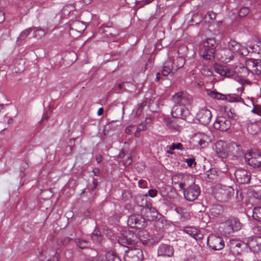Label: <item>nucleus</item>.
<instances>
[{
	"label": "nucleus",
	"mask_w": 261,
	"mask_h": 261,
	"mask_svg": "<svg viewBox=\"0 0 261 261\" xmlns=\"http://www.w3.org/2000/svg\"><path fill=\"white\" fill-rule=\"evenodd\" d=\"M245 160L247 164L253 168H261V153L257 150H252L245 153Z\"/></svg>",
	"instance_id": "obj_1"
},
{
	"label": "nucleus",
	"mask_w": 261,
	"mask_h": 261,
	"mask_svg": "<svg viewBox=\"0 0 261 261\" xmlns=\"http://www.w3.org/2000/svg\"><path fill=\"white\" fill-rule=\"evenodd\" d=\"M206 93L209 96L217 100H227L229 102H240L243 100V99L239 96H236L234 94L224 95L216 91H213L210 89L207 90Z\"/></svg>",
	"instance_id": "obj_2"
},
{
	"label": "nucleus",
	"mask_w": 261,
	"mask_h": 261,
	"mask_svg": "<svg viewBox=\"0 0 261 261\" xmlns=\"http://www.w3.org/2000/svg\"><path fill=\"white\" fill-rule=\"evenodd\" d=\"M138 237L132 231H126L119 237L118 243L122 246H127L128 245L133 246L136 242Z\"/></svg>",
	"instance_id": "obj_3"
},
{
	"label": "nucleus",
	"mask_w": 261,
	"mask_h": 261,
	"mask_svg": "<svg viewBox=\"0 0 261 261\" xmlns=\"http://www.w3.org/2000/svg\"><path fill=\"white\" fill-rule=\"evenodd\" d=\"M172 100L175 103L185 107L192 103L193 98L186 91H182L175 94L172 96Z\"/></svg>",
	"instance_id": "obj_4"
},
{
	"label": "nucleus",
	"mask_w": 261,
	"mask_h": 261,
	"mask_svg": "<svg viewBox=\"0 0 261 261\" xmlns=\"http://www.w3.org/2000/svg\"><path fill=\"white\" fill-rule=\"evenodd\" d=\"M127 224L132 228L141 229L146 226L147 223L145 218L142 215L133 214L128 218Z\"/></svg>",
	"instance_id": "obj_5"
},
{
	"label": "nucleus",
	"mask_w": 261,
	"mask_h": 261,
	"mask_svg": "<svg viewBox=\"0 0 261 261\" xmlns=\"http://www.w3.org/2000/svg\"><path fill=\"white\" fill-rule=\"evenodd\" d=\"M200 192V189L198 185L192 184L184 189V197L187 201H193L198 198Z\"/></svg>",
	"instance_id": "obj_6"
},
{
	"label": "nucleus",
	"mask_w": 261,
	"mask_h": 261,
	"mask_svg": "<svg viewBox=\"0 0 261 261\" xmlns=\"http://www.w3.org/2000/svg\"><path fill=\"white\" fill-rule=\"evenodd\" d=\"M207 244L209 247L214 250H220L224 247L223 238L213 234L207 237Z\"/></svg>",
	"instance_id": "obj_7"
},
{
	"label": "nucleus",
	"mask_w": 261,
	"mask_h": 261,
	"mask_svg": "<svg viewBox=\"0 0 261 261\" xmlns=\"http://www.w3.org/2000/svg\"><path fill=\"white\" fill-rule=\"evenodd\" d=\"M144 259L143 251L139 248H132L125 251V261H142Z\"/></svg>",
	"instance_id": "obj_8"
},
{
	"label": "nucleus",
	"mask_w": 261,
	"mask_h": 261,
	"mask_svg": "<svg viewBox=\"0 0 261 261\" xmlns=\"http://www.w3.org/2000/svg\"><path fill=\"white\" fill-rule=\"evenodd\" d=\"M171 115L174 118H180L186 121H188L190 116L189 110L185 107L179 105H175L171 111Z\"/></svg>",
	"instance_id": "obj_9"
},
{
	"label": "nucleus",
	"mask_w": 261,
	"mask_h": 261,
	"mask_svg": "<svg viewBox=\"0 0 261 261\" xmlns=\"http://www.w3.org/2000/svg\"><path fill=\"white\" fill-rule=\"evenodd\" d=\"M247 65L253 74V79H255L254 75H261V60L247 58Z\"/></svg>",
	"instance_id": "obj_10"
},
{
	"label": "nucleus",
	"mask_w": 261,
	"mask_h": 261,
	"mask_svg": "<svg viewBox=\"0 0 261 261\" xmlns=\"http://www.w3.org/2000/svg\"><path fill=\"white\" fill-rule=\"evenodd\" d=\"M237 181L241 184H248L251 179V173L243 168L237 169L234 172Z\"/></svg>",
	"instance_id": "obj_11"
},
{
	"label": "nucleus",
	"mask_w": 261,
	"mask_h": 261,
	"mask_svg": "<svg viewBox=\"0 0 261 261\" xmlns=\"http://www.w3.org/2000/svg\"><path fill=\"white\" fill-rule=\"evenodd\" d=\"M216 57L219 60L226 63L232 60L234 55L227 48L220 47L217 50Z\"/></svg>",
	"instance_id": "obj_12"
},
{
	"label": "nucleus",
	"mask_w": 261,
	"mask_h": 261,
	"mask_svg": "<svg viewBox=\"0 0 261 261\" xmlns=\"http://www.w3.org/2000/svg\"><path fill=\"white\" fill-rule=\"evenodd\" d=\"M215 151L219 158L226 159L228 156V144L222 140H219L215 143Z\"/></svg>",
	"instance_id": "obj_13"
},
{
	"label": "nucleus",
	"mask_w": 261,
	"mask_h": 261,
	"mask_svg": "<svg viewBox=\"0 0 261 261\" xmlns=\"http://www.w3.org/2000/svg\"><path fill=\"white\" fill-rule=\"evenodd\" d=\"M196 118L200 123L206 125L211 121L212 118L211 112L206 108L201 109L197 113Z\"/></svg>",
	"instance_id": "obj_14"
},
{
	"label": "nucleus",
	"mask_w": 261,
	"mask_h": 261,
	"mask_svg": "<svg viewBox=\"0 0 261 261\" xmlns=\"http://www.w3.org/2000/svg\"><path fill=\"white\" fill-rule=\"evenodd\" d=\"M246 245L251 251L254 253L261 251V237L253 236L249 238L247 240Z\"/></svg>",
	"instance_id": "obj_15"
},
{
	"label": "nucleus",
	"mask_w": 261,
	"mask_h": 261,
	"mask_svg": "<svg viewBox=\"0 0 261 261\" xmlns=\"http://www.w3.org/2000/svg\"><path fill=\"white\" fill-rule=\"evenodd\" d=\"M231 126L230 120L224 117H218L214 123V127L220 131L228 130Z\"/></svg>",
	"instance_id": "obj_16"
},
{
	"label": "nucleus",
	"mask_w": 261,
	"mask_h": 261,
	"mask_svg": "<svg viewBox=\"0 0 261 261\" xmlns=\"http://www.w3.org/2000/svg\"><path fill=\"white\" fill-rule=\"evenodd\" d=\"M227 48L229 49L234 55L236 53H238L241 55L244 56V53L242 51L243 50H245L246 53L248 52L245 47H243L241 44L233 39H231L228 42Z\"/></svg>",
	"instance_id": "obj_17"
},
{
	"label": "nucleus",
	"mask_w": 261,
	"mask_h": 261,
	"mask_svg": "<svg viewBox=\"0 0 261 261\" xmlns=\"http://www.w3.org/2000/svg\"><path fill=\"white\" fill-rule=\"evenodd\" d=\"M174 250L172 246L165 244L160 245L158 250V256L171 257L173 255Z\"/></svg>",
	"instance_id": "obj_18"
},
{
	"label": "nucleus",
	"mask_w": 261,
	"mask_h": 261,
	"mask_svg": "<svg viewBox=\"0 0 261 261\" xmlns=\"http://www.w3.org/2000/svg\"><path fill=\"white\" fill-rule=\"evenodd\" d=\"M243 154L242 147L235 142L228 144V156L239 158Z\"/></svg>",
	"instance_id": "obj_19"
},
{
	"label": "nucleus",
	"mask_w": 261,
	"mask_h": 261,
	"mask_svg": "<svg viewBox=\"0 0 261 261\" xmlns=\"http://www.w3.org/2000/svg\"><path fill=\"white\" fill-rule=\"evenodd\" d=\"M86 29L85 24L81 21L75 20L70 24V34H74L75 32L79 35L82 33Z\"/></svg>",
	"instance_id": "obj_20"
},
{
	"label": "nucleus",
	"mask_w": 261,
	"mask_h": 261,
	"mask_svg": "<svg viewBox=\"0 0 261 261\" xmlns=\"http://www.w3.org/2000/svg\"><path fill=\"white\" fill-rule=\"evenodd\" d=\"M213 66L215 72L222 76L230 77L233 75V71L225 66L219 63H215Z\"/></svg>",
	"instance_id": "obj_21"
},
{
	"label": "nucleus",
	"mask_w": 261,
	"mask_h": 261,
	"mask_svg": "<svg viewBox=\"0 0 261 261\" xmlns=\"http://www.w3.org/2000/svg\"><path fill=\"white\" fill-rule=\"evenodd\" d=\"M216 49L213 48H205L200 47L199 54L200 56L205 60H212L215 58Z\"/></svg>",
	"instance_id": "obj_22"
},
{
	"label": "nucleus",
	"mask_w": 261,
	"mask_h": 261,
	"mask_svg": "<svg viewBox=\"0 0 261 261\" xmlns=\"http://www.w3.org/2000/svg\"><path fill=\"white\" fill-rule=\"evenodd\" d=\"M195 136L198 139V145L202 148H205L208 146V143L211 141L210 137L204 133H197L195 134Z\"/></svg>",
	"instance_id": "obj_23"
},
{
	"label": "nucleus",
	"mask_w": 261,
	"mask_h": 261,
	"mask_svg": "<svg viewBox=\"0 0 261 261\" xmlns=\"http://www.w3.org/2000/svg\"><path fill=\"white\" fill-rule=\"evenodd\" d=\"M137 239L141 242L144 245H148L151 243V237L149 234L148 232L145 230H141L139 231L137 234Z\"/></svg>",
	"instance_id": "obj_24"
},
{
	"label": "nucleus",
	"mask_w": 261,
	"mask_h": 261,
	"mask_svg": "<svg viewBox=\"0 0 261 261\" xmlns=\"http://www.w3.org/2000/svg\"><path fill=\"white\" fill-rule=\"evenodd\" d=\"M245 123L247 125V131L249 134L256 135L260 132V127L258 123L251 122L249 120H247Z\"/></svg>",
	"instance_id": "obj_25"
},
{
	"label": "nucleus",
	"mask_w": 261,
	"mask_h": 261,
	"mask_svg": "<svg viewBox=\"0 0 261 261\" xmlns=\"http://www.w3.org/2000/svg\"><path fill=\"white\" fill-rule=\"evenodd\" d=\"M99 31L107 37H113L116 35L117 33V31L114 28L108 26L100 27Z\"/></svg>",
	"instance_id": "obj_26"
},
{
	"label": "nucleus",
	"mask_w": 261,
	"mask_h": 261,
	"mask_svg": "<svg viewBox=\"0 0 261 261\" xmlns=\"http://www.w3.org/2000/svg\"><path fill=\"white\" fill-rule=\"evenodd\" d=\"M175 211L179 215V218L181 221H185L190 219V214L187 209L182 207H177L175 208Z\"/></svg>",
	"instance_id": "obj_27"
},
{
	"label": "nucleus",
	"mask_w": 261,
	"mask_h": 261,
	"mask_svg": "<svg viewBox=\"0 0 261 261\" xmlns=\"http://www.w3.org/2000/svg\"><path fill=\"white\" fill-rule=\"evenodd\" d=\"M244 243L236 240H230L229 246L231 251L233 253H239L241 251V247Z\"/></svg>",
	"instance_id": "obj_28"
},
{
	"label": "nucleus",
	"mask_w": 261,
	"mask_h": 261,
	"mask_svg": "<svg viewBox=\"0 0 261 261\" xmlns=\"http://www.w3.org/2000/svg\"><path fill=\"white\" fill-rule=\"evenodd\" d=\"M239 72L242 77H247L248 79H253V74L250 71V69L248 68L247 65V58L245 60V66H241L238 69Z\"/></svg>",
	"instance_id": "obj_29"
},
{
	"label": "nucleus",
	"mask_w": 261,
	"mask_h": 261,
	"mask_svg": "<svg viewBox=\"0 0 261 261\" xmlns=\"http://www.w3.org/2000/svg\"><path fill=\"white\" fill-rule=\"evenodd\" d=\"M204 178L208 181H213L218 178V172L215 168H212L206 171L204 174Z\"/></svg>",
	"instance_id": "obj_30"
},
{
	"label": "nucleus",
	"mask_w": 261,
	"mask_h": 261,
	"mask_svg": "<svg viewBox=\"0 0 261 261\" xmlns=\"http://www.w3.org/2000/svg\"><path fill=\"white\" fill-rule=\"evenodd\" d=\"M200 47L205 48H213V49H216L217 45L215 38L212 37L206 38L204 41H203L202 44Z\"/></svg>",
	"instance_id": "obj_31"
},
{
	"label": "nucleus",
	"mask_w": 261,
	"mask_h": 261,
	"mask_svg": "<svg viewBox=\"0 0 261 261\" xmlns=\"http://www.w3.org/2000/svg\"><path fill=\"white\" fill-rule=\"evenodd\" d=\"M227 222L229 223V225L232 232L239 230L242 227V224L240 222L239 220L237 218H233L232 219H229L227 220Z\"/></svg>",
	"instance_id": "obj_32"
},
{
	"label": "nucleus",
	"mask_w": 261,
	"mask_h": 261,
	"mask_svg": "<svg viewBox=\"0 0 261 261\" xmlns=\"http://www.w3.org/2000/svg\"><path fill=\"white\" fill-rule=\"evenodd\" d=\"M227 222L229 223V225L232 232L239 230L242 227V224L240 222L239 220L237 218H233L232 219H229L227 220Z\"/></svg>",
	"instance_id": "obj_33"
},
{
	"label": "nucleus",
	"mask_w": 261,
	"mask_h": 261,
	"mask_svg": "<svg viewBox=\"0 0 261 261\" xmlns=\"http://www.w3.org/2000/svg\"><path fill=\"white\" fill-rule=\"evenodd\" d=\"M145 215L147 220L152 221L157 218L158 213L155 208L147 207Z\"/></svg>",
	"instance_id": "obj_34"
},
{
	"label": "nucleus",
	"mask_w": 261,
	"mask_h": 261,
	"mask_svg": "<svg viewBox=\"0 0 261 261\" xmlns=\"http://www.w3.org/2000/svg\"><path fill=\"white\" fill-rule=\"evenodd\" d=\"M220 230L222 234L225 236L233 233L232 229L229 225V223L227 222V221L221 224Z\"/></svg>",
	"instance_id": "obj_35"
},
{
	"label": "nucleus",
	"mask_w": 261,
	"mask_h": 261,
	"mask_svg": "<svg viewBox=\"0 0 261 261\" xmlns=\"http://www.w3.org/2000/svg\"><path fill=\"white\" fill-rule=\"evenodd\" d=\"M185 63V59L182 57H177L173 61L172 69L176 71L178 69L182 68Z\"/></svg>",
	"instance_id": "obj_36"
},
{
	"label": "nucleus",
	"mask_w": 261,
	"mask_h": 261,
	"mask_svg": "<svg viewBox=\"0 0 261 261\" xmlns=\"http://www.w3.org/2000/svg\"><path fill=\"white\" fill-rule=\"evenodd\" d=\"M33 30V28H28L22 31L20 33L19 37L17 38L16 42L18 44H20L23 40H24L30 34V33L32 32Z\"/></svg>",
	"instance_id": "obj_37"
},
{
	"label": "nucleus",
	"mask_w": 261,
	"mask_h": 261,
	"mask_svg": "<svg viewBox=\"0 0 261 261\" xmlns=\"http://www.w3.org/2000/svg\"><path fill=\"white\" fill-rule=\"evenodd\" d=\"M91 239L95 243H99L101 241L102 237L98 229H95L91 234Z\"/></svg>",
	"instance_id": "obj_38"
},
{
	"label": "nucleus",
	"mask_w": 261,
	"mask_h": 261,
	"mask_svg": "<svg viewBox=\"0 0 261 261\" xmlns=\"http://www.w3.org/2000/svg\"><path fill=\"white\" fill-rule=\"evenodd\" d=\"M73 238L69 237H63L59 238L57 241V244L58 245H63L64 246H67L68 243L72 241Z\"/></svg>",
	"instance_id": "obj_39"
},
{
	"label": "nucleus",
	"mask_w": 261,
	"mask_h": 261,
	"mask_svg": "<svg viewBox=\"0 0 261 261\" xmlns=\"http://www.w3.org/2000/svg\"><path fill=\"white\" fill-rule=\"evenodd\" d=\"M252 217L254 220L261 222V206H256L254 207Z\"/></svg>",
	"instance_id": "obj_40"
},
{
	"label": "nucleus",
	"mask_w": 261,
	"mask_h": 261,
	"mask_svg": "<svg viewBox=\"0 0 261 261\" xmlns=\"http://www.w3.org/2000/svg\"><path fill=\"white\" fill-rule=\"evenodd\" d=\"M183 231L194 238H195V236L197 234V229L191 227H184Z\"/></svg>",
	"instance_id": "obj_41"
},
{
	"label": "nucleus",
	"mask_w": 261,
	"mask_h": 261,
	"mask_svg": "<svg viewBox=\"0 0 261 261\" xmlns=\"http://www.w3.org/2000/svg\"><path fill=\"white\" fill-rule=\"evenodd\" d=\"M76 245L81 249H85L88 247V242L86 240L80 239H74Z\"/></svg>",
	"instance_id": "obj_42"
},
{
	"label": "nucleus",
	"mask_w": 261,
	"mask_h": 261,
	"mask_svg": "<svg viewBox=\"0 0 261 261\" xmlns=\"http://www.w3.org/2000/svg\"><path fill=\"white\" fill-rule=\"evenodd\" d=\"M170 62H167L166 63V65H164L163 67V69L162 71V74L164 76H167L171 72H172V71L173 69H171L170 68Z\"/></svg>",
	"instance_id": "obj_43"
},
{
	"label": "nucleus",
	"mask_w": 261,
	"mask_h": 261,
	"mask_svg": "<svg viewBox=\"0 0 261 261\" xmlns=\"http://www.w3.org/2000/svg\"><path fill=\"white\" fill-rule=\"evenodd\" d=\"M45 35V32L42 29H36L34 31V37L39 39L42 38Z\"/></svg>",
	"instance_id": "obj_44"
},
{
	"label": "nucleus",
	"mask_w": 261,
	"mask_h": 261,
	"mask_svg": "<svg viewBox=\"0 0 261 261\" xmlns=\"http://www.w3.org/2000/svg\"><path fill=\"white\" fill-rule=\"evenodd\" d=\"M211 212L214 216L220 215L222 212V207L220 205L214 206L211 208Z\"/></svg>",
	"instance_id": "obj_45"
},
{
	"label": "nucleus",
	"mask_w": 261,
	"mask_h": 261,
	"mask_svg": "<svg viewBox=\"0 0 261 261\" xmlns=\"http://www.w3.org/2000/svg\"><path fill=\"white\" fill-rule=\"evenodd\" d=\"M29 167L28 164L25 161H22L20 167V176L23 177L25 175V170Z\"/></svg>",
	"instance_id": "obj_46"
},
{
	"label": "nucleus",
	"mask_w": 261,
	"mask_h": 261,
	"mask_svg": "<svg viewBox=\"0 0 261 261\" xmlns=\"http://www.w3.org/2000/svg\"><path fill=\"white\" fill-rule=\"evenodd\" d=\"M184 179V177L183 175L181 174H178V175H175L173 176L172 178V184L175 185L176 184H178V182H179L181 180H182V179Z\"/></svg>",
	"instance_id": "obj_47"
},
{
	"label": "nucleus",
	"mask_w": 261,
	"mask_h": 261,
	"mask_svg": "<svg viewBox=\"0 0 261 261\" xmlns=\"http://www.w3.org/2000/svg\"><path fill=\"white\" fill-rule=\"evenodd\" d=\"M253 109L251 111V113L261 116V106L258 105H254L253 102Z\"/></svg>",
	"instance_id": "obj_48"
},
{
	"label": "nucleus",
	"mask_w": 261,
	"mask_h": 261,
	"mask_svg": "<svg viewBox=\"0 0 261 261\" xmlns=\"http://www.w3.org/2000/svg\"><path fill=\"white\" fill-rule=\"evenodd\" d=\"M249 13V9L247 7H244L240 9L239 12V16L240 17H244L246 16Z\"/></svg>",
	"instance_id": "obj_49"
},
{
	"label": "nucleus",
	"mask_w": 261,
	"mask_h": 261,
	"mask_svg": "<svg viewBox=\"0 0 261 261\" xmlns=\"http://www.w3.org/2000/svg\"><path fill=\"white\" fill-rule=\"evenodd\" d=\"M168 147L170 150L178 149L181 151H183L185 150V147H184L183 145L180 143H178L177 144L173 143Z\"/></svg>",
	"instance_id": "obj_50"
},
{
	"label": "nucleus",
	"mask_w": 261,
	"mask_h": 261,
	"mask_svg": "<svg viewBox=\"0 0 261 261\" xmlns=\"http://www.w3.org/2000/svg\"><path fill=\"white\" fill-rule=\"evenodd\" d=\"M201 18L199 16L198 14H195L193 15L191 21L195 23V24L192 23L191 25H197L200 23L201 21Z\"/></svg>",
	"instance_id": "obj_51"
},
{
	"label": "nucleus",
	"mask_w": 261,
	"mask_h": 261,
	"mask_svg": "<svg viewBox=\"0 0 261 261\" xmlns=\"http://www.w3.org/2000/svg\"><path fill=\"white\" fill-rule=\"evenodd\" d=\"M234 190L229 188L223 191V194L225 195L227 199H229L234 194Z\"/></svg>",
	"instance_id": "obj_52"
},
{
	"label": "nucleus",
	"mask_w": 261,
	"mask_h": 261,
	"mask_svg": "<svg viewBox=\"0 0 261 261\" xmlns=\"http://www.w3.org/2000/svg\"><path fill=\"white\" fill-rule=\"evenodd\" d=\"M107 261H121L120 258L115 254H109L107 255Z\"/></svg>",
	"instance_id": "obj_53"
},
{
	"label": "nucleus",
	"mask_w": 261,
	"mask_h": 261,
	"mask_svg": "<svg viewBox=\"0 0 261 261\" xmlns=\"http://www.w3.org/2000/svg\"><path fill=\"white\" fill-rule=\"evenodd\" d=\"M148 195L152 198H154L157 196L158 191L155 189H150L148 191Z\"/></svg>",
	"instance_id": "obj_54"
},
{
	"label": "nucleus",
	"mask_w": 261,
	"mask_h": 261,
	"mask_svg": "<svg viewBox=\"0 0 261 261\" xmlns=\"http://www.w3.org/2000/svg\"><path fill=\"white\" fill-rule=\"evenodd\" d=\"M185 162L187 164L189 167H192L193 164L196 165L194 158L187 159L185 160Z\"/></svg>",
	"instance_id": "obj_55"
},
{
	"label": "nucleus",
	"mask_w": 261,
	"mask_h": 261,
	"mask_svg": "<svg viewBox=\"0 0 261 261\" xmlns=\"http://www.w3.org/2000/svg\"><path fill=\"white\" fill-rule=\"evenodd\" d=\"M132 162V159L131 156H129L127 159L123 161V164L125 167L128 166Z\"/></svg>",
	"instance_id": "obj_56"
},
{
	"label": "nucleus",
	"mask_w": 261,
	"mask_h": 261,
	"mask_svg": "<svg viewBox=\"0 0 261 261\" xmlns=\"http://www.w3.org/2000/svg\"><path fill=\"white\" fill-rule=\"evenodd\" d=\"M236 194H237L236 198H237V200L238 201H242L243 200V196L242 194V192L239 191H237L236 192Z\"/></svg>",
	"instance_id": "obj_57"
},
{
	"label": "nucleus",
	"mask_w": 261,
	"mask_h": 261,
	"mask_svg": "<svg viewBox=\"0 0 261 261\" xmlns=\"http://www.w3.org/2000/svg\"><path fill=\"white\" fill-rule=\"evenodd\" d=\"M59 254L56 253L51 258L48 259L47 261H59Z\"/></svg>",
	"instance_id": "obj_58"
},
{
	"label": "nucleus",
	"mask_w": 261,
	"mask_h": 261,
	"mask_svg": "<svg viewBox=\"0 0 261 261\" xmlns=\"http://www.w3.org/2000/svg\"><path fill=\"white\" fill-rule=\"evenodd\" d=\"M146 127V126L143 123H140L137 127V132L140 133L141 131L144 130Z\"/></svg>",
	"instance_id": "obj_59"
},
{
	"label": "nucleus",
	"mask_w": 261,
	"mask_h": 261,
	"mask_svg": "<svg viewBox=\"0 0 261 261\" xmlns=\"http://www.w3.org/2000/svg\"><path fill=\"white\" fill-rule=\"evenodd\" d=\"M178 184L179 188L181 189H182L183 191H184V189H186V188H185L186 184H185V180L184 179H183L182 180H181L179 182H178Z\"/></svg>",
	"instance_id": "obj_60"
},
{
	"label": "nucleus",
	"mask_w": 261,
	"mask_h": 261,
	"mask_svg": "<svg viewBox=\"0 0 261 261\" xmlns=\"http://www.w3.org/2000/svg\"><path fill=\"white\" fill-rule=\"evenodd\" d=\"M146 184V181L145 180L141 179V180H139V181H138V185L140 188L145 187Z\"/></svg>",
	"instance_id": "obj_61"
},
{
	"label": "nucleus",
	"mask_w": 261,
	"mask_h": 261,
	"mask_svg": "<svg viewBox=\"0 0 261 261\" xmlns=\"http://www.w3.org/2000/svg\"><path fill=\"white\" fill-rule=\"evenodd\" d=\"M5 20V13L2 10H0V23L3 22Z\"/></svg>",
	"instance_id": "obj_62"
},
{
	"label": "nucleus",
	"mask_w": 261,
	"mask_h": 261,
	"mask_svg": "<svg viewBox=\"0 0 261 261\" xmlns=\"http://www.w3.org/2000/svg\"><path fill=\"white\" fill-rule=\"evenodd\" d=\"M102 160H103V157H102V155H101V154H98L96 158V160L97 163H101L102 161Z\"/></svg>",
	"instance_id": "obj_63"
},
{
	"label": "nucleus",
	"mask_w": 261,
	"mask_h": 261,
	"mask_svg": "<svg viewBox=\"0 0 261 261\" xmlns=\"http://www.w3.org/2000/svg\"><path fill=\"white\" fill-rule=\"evenodd\" d=\"M143 107L142 105L139 106L137 111H136V114L138 115H140L141 113L143 111Z\"/></svg>",
	"instance_id": "obj_64"
}]
</instances>
